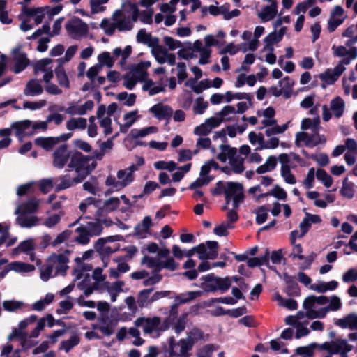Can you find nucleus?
<instances>
[{
  "mask_svg": "<svg viewBox=\"0 0 357 357\" xmlns=\"http://www.w3.org/2000/svg\"><path fill=\"white\" fill-rule=\"evenodd\" d=\"M139 10L135 6H132L131 17L126 15L122 10H116L112 14L111 19L104 18L100 26L107 36H112L116 29L119 31H130L133 28L132 22L138 18Z\"/></svg>",
  "mask_w": 357,
  "mask_h": 357,
  "instance_id": "obj_1",
  "label": "nucleus"
},
{
  "mask_svg": "<svg viewBox=\"0 0 357 357\" xmlns=\"http://www.w3.org/2000/svg\"><path fill=\"white\" fill-rule=\"evenodd\" d=\"M70 252V250H67L64 254H53L50 256L47 259L45 267L40 271L42 280L47 281L52 275L54 271V276L59 274L65 275L66 271L69 268L68 265L69 259L66 254H69Z\"/></svg>",
  "mask_w": 357,
  "mask_h": 357,
  "instance_id": "obj_2",
  "label": "nucleus"
},
{
  "mask_svg": "<svg viewBox=\"0 0 357 357\" xmlns=\"http://www.w3.org/2000/svg\"><path fill=\"white\" fill-rule=\"evenodd\" d=\"M218 243L216 241H208L206 244L200 243L188 250L185 255L191 257L195 252L198 254L199 259L205 261L208 259H214L218 256Z\"/></svg>",
  "mask_w": 357,
  "mask_h": 357,
  "instance_id": "obj_3",
  "label": "nucleus"
},
{
  "mask_svg": "<svg viewBox=\"0 0 357 357\" xmlns=\"http://www.w3.org/2000/svg\"><path fill=\"white\" fill-rule=\"evenodd\" d=\"M195 344L191 337L181 339L178 343H174V338H169L170 356L171 357H188V351H190Z\"/></svg>",
  "mask_w": 357,
  "mask_h": 357,
  "instance_id": "obj_4",
  "label": "nucleus"
},
{
  "mask_svg": "<svg viewBox=\"0 0 357 357\" xmlns=\"http://www.w3.org/2000/svg\"><path fill=\"white\" fill-rule=\"evenodd\" d=\"M65 27L68 34L76 40L85 36L89 31L88 25L77 17L68 21L66 24Z\"/></svg>",
  "mask_w": 357,
  "mask_h": 357,
  "instance_id": "obj_5",
  "label": "nucleus"
},
{
  "mask_svg": "<svg viewBox=\"0 0 357 357\" xmlns=\"http://www.w3.org/2000/svg\"><path fill=\"white\" fill-rule=\"evenodd\" d=\"M137 327H142L145 334H151L155 331L164 330L160 326L161 319L158 317H139L134 321Z\"/></svg>",
  "mask_w": 357,
  "mask_h": 357,
  "instance_id": "obj_6",
  "label": "nucleus"
},
{
  "mask_svg": "<svg viewBox=\"0 0 357 357\" xmlns=\"http://www.w3.org/2000/svg\"><path fill=\"white\" fill-rule=\"evenodd\" d=\"M71 151L66 144L57 147L52 153V165L57 169H63L69 162Z\"/></svg>",
  "mask_w": 357,
  "mask_h": 357,
  "instance_id": "obj_7",
  "label": "nucleus"
},
{
  "mask_svg": "<svg viewBox=\"0 0 357 357\" xmlns=\"http://www.w3.org/2000/svg\"><path fill=\"white\" fill-rule=\"evenodd\" d=\"M12 55L15 61L13 70L15 73L22 71L29 63L26 54L22 51V46L20 45L12 50Z\"/></svg>",
  "mask_w": 357,
  "mask_h": 357,
  "instance_id": "obj_8",
  "label": "nucleus"
},
{
  "mask_svg": "<svg viewBox=\"0 0 357 357\" xmlns=\"http://www.w3.org/2000/svg\"><path fill=\"white\" fill-rule=\"evenodd\" d=\"M229 163L236 174H241L245 170L244 158L238 155L236 148L230 149Z\"/></svg>",
  "mask_w": 357,
  "mask_h": 357,
  "instance_id": "obj_9",
  "label": "nucleus"
},
{
  "mask_svg": "<svg viewBox=\"0 0 357 357\" xmlns=\"http://www.w3.org/2000/svg\"><path fill=\"white\" fill-rule=\"evenodd\" d=\"M334 324L342 328L357 331V314H348L342 318L336 319Z\"/></svg>",
  "mask_w": 357,
  "mask_h": 357,
  "instance_id": "obj_10",
  "label": "nucleus"
},
{
  "mask_svg": "<svg viewBox=\"0 0 357 357\" xmlns=\"http://www.w3.org/2000/svg\"><path fill=\"white\" fill-rule=\"evenodd\" d=\"M110 238H99L95 245V250L101 256L102 260L105 262V259L106 257L109 256L112 253L115 252L117 249L116 248H112L109 245H107V241H109Z\"/></svg>",
  "mask_w": 357,
  "mask_h": 357,
  "instance_id": "obj_11",
  "label": "nucleus"
},
{
  "mask_svg": "<svg viewBox=\"0 0 357 357\" xmlns=\"http://www.w3.org/2000/svg\"><path fill=\"white\" fill-rule=\"evenodd\" d=\"M70 162L68 164L69 169H75V170L80 169L81 167L86 166L87 162L89 161V158L87 156H84L80 152H71V156L70 158Z\"/></svg>",
  "mask_w": 357,
  "mask_h": 357,
  "instance_id": "obj_12",
  "label": "nucleus"
},
{
  "mask_svg": "<svg viewBox=\"0 0 357 357\" xmlns=\"http://www.w3.org/2000/svg\"><path fill=\"white\" fill-rule=\"evenodd\" d=\"M149 111L158 119H168L172 116L173 112L169 106L164 105L162 103L154 105Z\"/></svg>",
  "mask_w": 357,
  "mask_h": 357,
  "instance_id": "obj_13",
  "label": "nucleus"
},
{
  "mask_svg": "<svg viewBox=\"0 0 357 357\" xmlns=\"http://www.w3.org/2000/svg\"><path fill=\"white\" fill-rule=\"evenodd\" d=\"M40 201L35 198L31 199L21 204H19L15 208V213L20 214V213L31 214L36 212L38 208Z\"/></svg>",
  "mask_w": 357,
  "mask_h": 357,
  "instance_id": "obj_14",
  "label": "nucleus"
},
{
  "mask_svg": "<svg viewBox=\"0 0 357 357\" xmlns=\"http://www.w3.org/2000/svg\"><path fill=\"white\" fill-rule=\"evenodd\" d=\"M43 88L40 82L36 79H31L27 82L24 90V94L27 96H34L42 94Z\"/></svg>",
  "mask_w": 357,
  "mask_h": 357,
  "instance_id": "obj_15",
  "label": "nucleus"
},
{
  "mask_svg": "<svg viewBox=\"0 0 357 357\" xmlns=\"http://www.w3.org/2000/svg\"><path fill=\"white\" fill-rule=\"evenodd\" d=\"M286 27L281 28L278 31V37H276V33L272 32L268 34L264 39L265 46L264 47V50H269L270 52H273L274 48L273 46V43H278L280 41L285 33Z\"/></svg>",
  "mask_w": 357,
  "mask_h": 357,
  "instance_id": "obj_16",
  "label": "nucleus"
},
{
  "mask_svg": "<svg viewBox=\"0 0 357 357\" xmlns=\"http://www.w3.org/2000/svg\"><path fill=\"white\" fill-rule=\"evenodd\" d=\"M351 350L352 346L349 345L345 340H337L331 342V354H340L343 352H349Z\"/></svg>",
  "mask_w": 357,
  "mask_h": 357,
  "instance_id": "obj_17",
  "label": "nucleus"
},
{
  "mask_svg": "<svg viewBox=\"0 0 357 357\" xmlns=\"http://www.w3.org/2000/svg\"><path fill=\"white\" fill-rule=\"evenodd\" d=\"M284 280L286 282V292L291 296H296L300 294V289L294 277L289 275L287 273L283 275Z\"/></svg>",
  "mask_w": 357,
  "mask_h": 357,
  "instance_id": "obj_18",
  "label": "nucleus"
},
{
  "mask_svg": "<svg viewBox=\"0 0 357 357\" xmlns=\"http://www.w3.org/2000/svg\"><path fill=\"white\" fill-rule=\"evenodd\" d=\"M17 215L16 222L22 227L29 228L38 223L39 218L36 215L27 216L26 213H23Z\"/></svg>",
  "mask_w": 357,
  "mask_h": 357,
  "instance_id": "obj_19",
  "label": "nucleus"
},
{
  "mask_svg": "<svg viewBox=\"0 0 357 357\" xmlns=\"http://www.w3.org/2000/svg\"><path fill=\"white\" fill-rule=\"evenodd\" d=\"M153 291V288H151L143 289L138 293L137 304L139 307H146L153 302L152 300V296H151V294Z\"/></svg>",
  "mask_w": 357,
  "mask_h": 357,
  "instance_id": "obj_20",
  "label": "nucleus"
},
{
  "mask_svg": "<svg viewBox=\"0 0 357 357\" xmlns=\"http://www.w3.org/2000/svg\"><path fill=\"white\" fill-rule=\"evenodd\" d=\"M241 191H243V186L241 183L237 182H227V188L225 189V199H227V204H229L231 198L238 195Z\"/></svg>",
  "mask_w": 357,
  "mask_h": 357,
  "instance_id": "obj_21",
  "label": "nucleus"
},
{
  "mask_svg": "<svg viewBox=\"0 0 357 357\" xmlns=\"http://www.w3.org/2000/svg\"><path fill=\"white\" fill-rule=\"evenodd\" d=\"M60 142L59 137H38L35 139V144L46 151L51 150L53 146Z\"/></svg>",
  "mask_w": 357,
  "mask_h": 357,
  "instance_id": "obj_22",
  "label": "nucleus"
},
{
  "mask_svg": "<svg viewBox=\"0 0 357 357\" xmlns=\"http://www.w3.org/2000/svg\"><path fill=\"white\" fill-rule=\"evenodd\" d=\"M90 236H98L102 231V227L100 221L86 222L81 225Z\"/></svg>",
  "mask_w": 357,
  "mask_h": 357,
  "instance_id": "obj_23",
  "label": "nucleus"
},
{
  "mask_svg": "<svg viewBox=\"0 0 357 357\" xmlns=\"http://www.w3.org/2000/svg\"><path fill=\"white\" fill-rule=\"evenodd\" d=\"M276 13V4L273 3L271 6H265L262 11L258 14V17L263 21L266 22L273 19Z\"/></svg>",
  "mask_w": 357,
  "mask_h": 357,
  "instance_id": "obj_24",
  "label": "nucleus"
},
{
  "mask_svg": "<svg viewBox=\"0 0 357 357\" xmlns=\"http://www.w3.org/2000/svg\"><path fill=\"white\" fill-rule=\"evenodd\" d=\"M87 121L85 118H71L66 123V128L68 130L75 129H84L86 127Z\"/></svg>",
  "mask_w": 357,
  "mask_h": 357,
  "instance_id": "obj_25",
  "label": "nucleus"
},
{
  "mask_svg": "<svg viewBox=\"0 0 357 357\" xmlns=\"http://www.w3.org/2000/svg\"><path fill=\"white\" fill-rule=\"evenodd\" d=\"M137 82H144L147 78L148 73L142 64L134 66L129 72Z\"/></svg>",
  "mask_w": 357,
  "mask_h": 357,
  "instance_id": "obj_26",
  "label": "nucleus"
},
{
  "mask_svg": "<svg viewBox=\"0 0 357 357\" xmlns=\"http://www.w3.org/2000/svg\"><path fill=\"white\" fill-rule=\"evenodd\" d=\"M9 266L11 270L19 273H29L35 270L33 265L21 261L12 262Z\"/></svg>",
  "mask_w": 357,
  "mask_h": 357,
  "instance_id": "obj_27",
  "label": "nucleus"
},
{
  "mask_svg": "<svg viewBox=\"0 0 357 357\" xmlns=\"http://www.w3.org/2000/svg\"><path fill=\"white\" fill-rule=\"evenodd\" d=\"M331 108L334 112L335 117H340L342 115L344 109V100L340 97H337L333 99L331 102Z\"/></svg>",
  "mask_w": 357,
  "mask_h": 357,
  "instance_id": "obj_28",
  "label": "nucleus"
},
{
  "mask_svg": "<svg viewBox=\"0 0 357 357\" xmlns=\"http://www.w3.org/2000/svg\"><path fill=\"white\" fill-rule=\"evenodd\" d=\"M137 111H132L128 113H126L123 116V119L125 121L128 120L130 118H132L131 121H127L124 124L120 125V132L123 133L127 132L128 129L132 126V124L137 121L139 117L137 116Z\"/></svg>",
  "mask_w": 357,
  "mask_h": 357,
  "instance_id": "obj_29",
  "label": "nucleus"
},
{
  "mask_svg": "<svg viewBox=\"0 0 357 357\" xmlns=\"http://www.w3.org/2000/svg\"><path fill=\"white\" fill-rule=\"evenodd\" d=\"M202 292L199 291H188L186 293L178 294L176 296V301H178L181 303H185L190 302L195 298L200 296Z\"/></svg>",
  "mask_w": 357,
  "mask_h": 357,
  "instance_id": "obj_30",
  "label": "nucleus"
},
{
  "mask_svg": "<svg viewBox=\"0 0 357 357\" xmlns=\"http://www.w3.org/2000/svg\"><path fill=\"white\" fill-rule=\"evenodd\" d=\"M55 73L59 85L66 88H69V80L63 68L61 66H59L55 69Z\"/></svg>",
  "mask_w": 357,
  "mask_h": 357,
  "instance_id": "obj_31",
  "label": "nucleus"
},
{
  "mask_svg": "<svg viewBox=\"0 0 357 357\" xmlns=\"http://www.w3.org/2000/svg\"><path fill=\"white\" fill-rule=\"evenodd\" d=\"M98 60L99 61L98 65H101V68H102L103 66H106L107 68H110L114 66L115 62V59L111 56L108 52H103L100 54L98 56Z\"/></svg>",
  "mask_w": 357,
  "mask_h": 357,
  "instance_id": "obj_32",
  "label": "nucleus"
},
{
  "mask_svg": "<svg viewBox=\"0 0 357 357\" xmlns=\"http://www.w3.org/2000/svg\"><path fill=\"white\" fill-rule=\"evenodd\" d=\"M24 305V303L22 301H14V300H7L4 301L2 303V306L3 309L6 311L9 312H15L19 309H20Z\"/></svg>",
  "mask_w": 357,
  "mask_h": 357,
  "instance_id": "obj_33",
  "label": "nucleus"
},
{
  "mask_svg": "<svg viewBox=\"0 0 357 357\" xmlns=\"http://www.w3.org/2000/svg\"><path fill=\"white\" fill-rule=\"evenodd\" d=\"M151 52L159 63L162 64L166 63L168 52L165 47H158V49L151 50Z\"/></svg>",
  "mask_w": 357,
  "mask_h": 357,
  "instance_id": "obj_34",
  "label": "nucleus"
},
{
  "mask_svg": "<svg viewBox=\"0 0 357 357\" xmlns=\"http://www.w3.org/2000/svg\"><path fill=\"white\" fill-rule=\"evenodd\" d=\"M316 176L317 179L321 181L323 184L327 188H329L333 183V179L331 176L322 169H317Z\"/></svg>",
  "mask_w": 357,
  "mask_h": 357,
  "instance_id": "obj_35",
  "label": "nucleus"
},
{
  "mask_svg": "<svg viewBox=\"0 0 357 357\" xmlns=\"http://www.w3.org/2000/svg\"><path fill=\"white\" fill-rule=\"evenodd\" d=\"M151 226V218L149 216H146L144 218L141 224H138L135 226V230L137 234H140L146 232Z\"/></svg>",
  "mask_w": 357,
  "mask_h": 357,
  "instance_id": "obj_36",
  "label": "nucleus"
},
{
  "mask_svg": "<svg viewBox=\"0 0 357 357\" xmlns=\"http://www.w3.org/2000/svg\"><path fill=\"white\" fill-rule=\"evenodd\" d=\"M107 213L115 211L119 207L120 199L118 197H110L105 200L103 203Z\"/></svg>",
  "mask_w": 357,
  "mask_h": 357,
  "instance_id": "obj_37",
  "label": "nucleus"
},
{
  "mask_svg": "<svg viewBox=\"0 0 357 357\" xmlns=\"http://www.w3.org/2000/svg\"><path fill=\"white\" fill-rule=\"evenodd\" d=\"M153 167L156 169H166L169 172H172L177 168L176 163L174 161L165 162L162 160L155 162Z\"/></svg>",
  "mask_w": 357,
  "mask_h": 357,
  "instance_id": "obj_38",
  "label": "nucleus"
},
{
  "mask_svg": "<svg viewBox=\"0 0 357 357\" xmlns=\"http://www.w3.org/2000/svg\"><path fill=\"white\" fill-rule=\"evenodd\" d=\"M317 346V344L312 343L306 347H300L296 349V352L300 356H303V357H311L313 355L314 349Z\"/></svg>",
  "mask_w": 357,
  "mask_h": 357,
  "instance_id": "obj_39",
  "label": "nucleus"
},
{
  "mask_svg": "<svg viewBox=\"0 0 357 357\" xmlns=\"http://www.w3.org/2000/svg\"><path fill=\"white\" fill-rule=\"evenodd\" d=\"M320 122L319 118L311 119H304L301 123V129L307 130L311 128L313 131H316L317 130L318 125Z\"/></svg>",
  "mask_w": 357,
  "mask_h": 357,
  "instance_id": "obj_40",
  "label": "nucleus"
},
{
  "mask_svg": "<svg viewBox=\"0 0 357 357\" xmlns=\"http://www.w3.org/2000/svg\"><path fill=\"white\" fill-rule=\"evenodd\" d=\"M219 149L221 150V153L217 155V158L220 162H225L227 158L229 160L230 149H234L235 148L227 144H220Z\"/></svg>",
  "mask_w": 357,
  "mask_h": 357,
  "instance_id": "obj_41",
  "label": "nucleus"
},
{
  "mask_svg": "<svg viewBox=\"0 0 357 357\" xmlns=\"http://www.w3.org/2000/svg\"><path fill=\"white\" fill-rule=\"evenodd\" d=\"M208 106V102L204 101L203 98L199 97L195 100V103L193 106V111L195 114H202Z\"/></svg>",
  "mask_w": 357,
  "mask_h": 357,
  "instance_id": "obj_42",
  "label": "nucleus"
},
{
  "mask_svg": "<svg viewBox=\"0 0 357 357\" xmlns=\"http://www.w3.org/2000/svg\"><path fill=\"white\" fill-rule=\"evenodd\" d=\"M52 62V60L49 58L43 59L38 61L33 67L34 74H37L39 71L45 72L49 70V69L46 68V66L50 64Z\"/></svg>",
  "mask_w": 357,
  "mask_h": 357,
  "instance_id": "obj_43",
  "label": "nucleus"
},
{
  "mask_svg": "<svg viewBox=\"0 0 357 357\" xmlns=\"http://www.w3.org/2000/svg\"><path fill=\"white\" fill-rule=\"evenodd\" d=\"M109 0H90L91 9L93 13H98L105 10L103 4L108 2Z\"/></svg>",
  "mask_w": 357,
  "mask_h": 357,
  "instance_id": "obj_44",
  "label": "nucleus"
},
{
  "mask_svg": "<svg viewBox=\"0 0 357 357\" xmlns=\"http://www.w3.org/2000/svg\"><path fill=\"white\" fill-rule=\"evenodd\" d=\"M76 231L79 233V236L75 238L76 241L80 244H86L89 243L90 235L82 225L76 229Z\"/></svg>",
  "mask_w": 357,
  "mask_h": 357,
  "instance_id": "obj_45",
  "label": "nucleus"
},
{
  "mask_svg": "<svg viewBox=\"0 0 357 357\" xmlns=\"http://www.w3.org/2000/svg\"><path fill=\"white\" fill-rule=\"evenodd\" d=\"M281 175L286 183L289 184H294L296 183V178L291 174L289 166H284L281 167Z\"/></svg>",
  "mask_w": 357,
  "mask_h": 357,
  "instance_id": "obj_46",
  "label": "nucleus"
},
{
  "mask_svg": "<svg viewBox=\"0 0 357 357\" xmlns=\"http://www.w3.org/2000/svg\"><path fill=\"white\" fill-rule=\"evenodd\" d=\"M215 284L217 285V289H219L222 291H225L230 287L231 281L228 277L225 278L218 277L217 278Z\"/></svg>",
  "mask_w": 357,
  "mask_h": 357,
  "instance_id": "obj_47",
  "label": "nucleus"
},
{
  "mask_svg": "<svg viewBox=\"0 0 357 357\" xmlns=\"http://www.w3.org/2000/svg\"><path fill=\"white\" fill-rule=\"evenodd\" d=\"M31 126V121L30 120H23L13 123L11 128L15 129L17 133H20L29 128Z\"/></svg>",
  "mask_w": 357,
  "mask_h": 357,
  "instance_id": "obj_48",
  "label": "nucleus"
},
{
  "mask_svg": "<svg viewBox=\"0 0 357 357\" xmlns=\"http://www.w3.org/2000/svg\"><path fill=\"white\" fill-rule=\"evenodd\" d=\"M26 337L27 334L26 332L20 331V330H17V328H14L12 331V333L8 336V340L9 341H12L15 337H20L22 340V346H24L26 342Z\"/></svg>",
  "mask_w": 357,
  "mask_h": 357,
  "instance_id": "obj_49",
  "label": "nucleus"
},
{
  "mask_svg": "<svg viewBox=\"0 0 357 357\" xmlns=\"http://www.w3.org/2000/svg\"><path fill=\"white\" fill-rule=\"evenodd\" d=\"M257 217L256 222L258 225L264 223L268 216V208L266 206H259L256 211Z\"/></svg>",
  "mask_w": 357,
  "mask_h": 357,
  "instance_id": "obj_50",
  "label": "nucleus"
},
{
  "mask_svg": "<svg viewBox=\"0 0 357 357\" xmlns=\"http://www.w3.org/2000/svg\"><path fill=\"white\" fill-rule=\"evenodd\" d=\"M72 234V231L70 230H64L63 232L59 234L56 238L52 242V246L55 247L59 244L63 243L66 240H68Z\"/></svg>",
  "mask_w": 357,
  "mask_h": 357,
  "instance_id": "obj_51",
  "label": "nucleus"
},
{
  "mask_svg": "<svg viewBox=\"0 0 357 357\" xmlns=\"http://www.w3.org/2000/svg\"><path fill=\"white\" fill-rule=\"evenodd\" d=\"M163 41L165 44L168 47L169 50H174L177 48L183 47L181 42L176 40L170 36H165L163 38Z\"/></svg>",
  "mask_w": 357,
  "mask_h": 357,
  "instance_id": "obj_52",
  "label": "nucleus"
},
{
  "mask_svg": "<svg viewBox=\"0 0 357 357\" xmlns=\"http://www.w3.org/2000/svg\"><path fill=\"white\" fill-rule=\"evenodd\" d=\"M315 299V296L312 295L307 297L303 303V307L306 310V317L307 318L310 311H315V310H314V305L316 304Z\"/></svg>",
  "mask_w": 357,
  "mask_h": 357,
  "instance_id": "obj_53",
  "label": "nucleus"
},
{
  "mask_svg": "<svg viewBox=\"0 0 357 357\" xmlns=\"http://www.w3.org/2000/svg\"><path fill=\"white\" fill-rule=\"evenodd\" d=\"M79 339L76 336L71 337L69 340L61 342V349H63L66 352H68L73 347L78 344Z\"/></svg>",
  "mask_w": 357,
  "mask_h": 357,
  "instance_id": "obj_54",
  "label": "nucleus"
},
{
  "mask_svg": "<svg viewBox=\"0 0 357 357\" xmlns=\"http://www.w3.org/2000/svg\"><path fill=\"white\" fill-rule=\"evenodd\" d=\"M287 124H283L282 126L275 125L271 128H267L265 131L266 136L271 137L273 135L283 133L287 129Z\"/></svg>",
  "mask_w": 357,
  "mask_h": 357,
  "instance_id": "obj_55",
  "label": "nucleus"
},
{
  "mask_svg": "<svg viewBox=\"0 0 357 357\" xmlns=\"http://www.w3.org/2000/svg\"><path fill=\"white\" fill-rule=\"evenodd\" d=\"M122 79H123V85L130 90L132 89L137 82V81L131 75L130 73L125 74L122 77Z\"/></svg>",
  "mask_w": 357,
  "mask_h": 357,
  "instance_id": "obj_56",
  "label": "nucleus"
},
{
  "mask_svg": "<svg viewBox=\"0 0 357 357\" xmlns=\"http://www.w3.org/2000/svg\"><path fill=\"white\" fill-rule=\"evenodd\" d=\"M340 193L342 196L351 199L354 197V190L351 186L347 183V178H345L343 181V185L340 190Z\"/></svg>",
  "mask_w": 357,
  "mask_h": 357,
  "instance_id": "obj_57",
  "label": "nucleus"
},
{
  "mask_svg": "<svg viewBox=\"0 0 357 357\" xmlns=\"http://www.w3.org/2000/svg\"><path fill=\"white\" fill-rule=\"evenodd\" d=\"M319 78L328 84H333L337 80L335 76L330 69H327L324 73L319 75Z\"/></svg>",
  "mask_w": 357,
  "mask_h": 357,
  "instance_id": "obj_58",
  "label": "nucleus"
},
{
  "mask_svg": "<svg viewBox=\"0 0 357 357\" xmlns=\"http://www.w3.org/2000/svg\"><path fill=\"white\" fill-rule=\"evenodd\" d=\"M345 17L342 19L335 18V17H331L330 16L329 20L328 21V30L329 32H333L337 26L342 24L344 21Z\"/></svg>",
  "mask_w": 357,
  "mask_h": 357,
  "instance_id": "obj_59",
  "label": "nucleus"
},
{
  "mask_svg": "<svg viewBox=\"0 0 357 357\" xmlns=\"http://www.w3.org/2000/svg\"><path fill=\"white\" fill-rule=\"evenodd\" d=\"M45 105L46 101L45 100H40L38 102L26 101L23 104V107L24 109L35 110L43 107Z\"/></svg>",
  "mask_w": 357,
  "mask_h": 357,
  "instance_id": "obj_60",
  "label": "nucleus"
},
{
  "mask_svg": "<svg viewBox=\"0 0 357 357\" xmlns=\"http://www.w3.org/2000/svg\"><path fill=\"white\" fill-rule=\"evenodd\" d=\"M20 248L22 252L29 254V252H32L35 248L33 240L30 238L21 242Z\"/></svg>",
  "mask_w": 357,
  "mask_h": 357,
  "instance_id": "obj_61",
  "label": "nucleus"
},
{
  "mask_svg": "<svg viewBox=\"0 0 357 357\" xmlns=\"http://www.w3.org/2000/svg\"><path fill=\"white\" fill-rule=\"evenodd\" d=\"M211 86V82L209 79H204L201 81L197 85H192V89L196 93H201L204 89Z\"/></svg>",
  "mask_w": 357,
  "mask_h": 357,
  "instance_id": "obj_62",
  "label": "nucleus"
},
{
  "mask_svg": "<svg viewBox=\"0 0 357 357\" xmlns=\"http://www.w3.org/2000/svg\"><path fill=\"white\" fill-rule=\"evenodd\" d=\"M214 349L213 344L206 345L197 353V357H212Z\"/></svg>",
  "mask_w": 357,
  "mask_h": 357,
  "instance_id": "obj_63",
  "label": "nucleus"
},
{
  "mask_svg": "<svg viewBox=\"0 0 357 357\" xmlns=\"http://www.w3.org/2000/svg\"><path fill=\"white\" fill-rule=\"evenodd\" d=\"M342 280L345 282L356 281L357 280V271L354 268H350L343 275Z\"/></svg>",
  "mask_w": 357,
  "mask_h": 357,
  "instance_id": "obj_64",
  "label": "nucleus"
}]
</instances>
